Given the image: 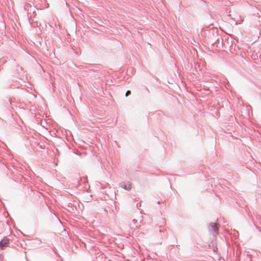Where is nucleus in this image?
<instances>
[{"label": "nucleus", "instance_id": "f257e3e1", "mask_svg": "<svg viewBox=\"0 0 261 261\" xmlns=\"http://www.w3.org/2000/svg\"><path fill=\"white\" fill-rule=\"evenodd\" d=\"M208 229L210 231L213 233L214 236H216L218 234L219 228L216 223H211L208 225Z\"/></svg>", "mask_w": 261, "mask_h": 261}, {"label": "nucleus", "instance_id": "f03ea898", "mask_svg": "<svg viewBox=\"0 0 261 261\" xmlns=\"http://www.w3.org/2000/svg\"><path fill=\"white\" fill-rule=\"evenodd\" d=\"M9 243V240L5 237L0 241V248L4 250L6 247H8Z\"/></svg>", "mask_w": 261, "mask_h": 261}, {"label": "nucleus", "instance_id": "7ed1b4c3", "mask_svg": "<svg viewBox=\"0 0 261 261\" xmlns=\"http://www.w3.org/2000/svg\"><path fill=\"white\" fill-rule=\"evenodd\" d=\"M64 208L67 211H68L70 212H73L75 210H76V206L72 203H65L64 204Z\"/></svg>", "mask_w": 261, "mask_h": 261}, {"label": "nucleus", "instance_id": "20e7f679", "mask_svg": "<svg viewBox=\"0 0 261 261\" xmlns=\"http://www.w3.org/2000/svg\"><path fill=\"white\" fill-rule=\"evenodd\" d=\"M120 187L126 190H130L132 188V184L129 181L122 182L120 184Z\"/></svg>", "mask_w": 261, "mask_h": 261}, {"label": "nucleus", "instance_id": "39448f33", "mask_svg": "<svg viewBox=\"0 0 261 261\" xmlns=\"http://www.w3.org/2000/svg\"><path fill=\"white\" fill-rule=\"evenodd\" d=\"M19 86H20V84H19V82H18L17 81H15V82H14L13 83L9 84L8 87H9L10 88H18L19 87Z\"/></svg>", "mask_w": 261, "mask_h": 261}, {"label": "nucleus", "instance_id": "423d86ee", "mask_svg": "<svg viewBox=\"0 0 261 261\" xmlns=\"http://www.w3.org/2000/svg\"><path fill=\"white\" fill-rule=\"evenodd\" d=\"M160 230L159 231L160 232H163V234H164V236L165 237H167V232H165V231H167V229H166V227H163V228L160 226Z\"/></svg>", "mask_w": 261, "mask_h": 261}, {"label": "nucleus", "instance_id": "0eeeda50", "mask_svg": "<svg viewBox=\"0 0 261 261\" xmlns=\"http://www.w3.org/2000/svg\"><path fill=\"white\" fill-rule=\"evenodd\" d=\"M258 25H259V26H261V15H259L258 16Z\"/></svg>", "mask_w": 261, "mask_h": 261}, {"label": "nucleus", "instance_id": "6e6552de", "mask_svg": "<svg viewBox=\"0 0 261 261\" xmlns=\"http://www.w3.org/2000/svg\"><path fill=\"white\" fill-rule=\"evenodd\" d=\"M130 93H131V91L130 90H127L126 92L125 96H127L129 95L130 94Z\"/></svg>", "mask_w": 261, "mask_h": 261}, {"label": "nucleus", "instance_id": "1a4fd4ad", "mask_svg": "<svg viewBox=\"0 0 261 261\" xmlns=\"http://www.w3.org/2000/svg\"><path fill=\"white\" fill-rule=\"evenodd\" d=\"M132 222L133 223L136 224V223L137 222V221L135 219H134V220H133Z\"/></svg>", "mask_w": 261, "mask_h": 261}, {"label": "nucleus", "instance_id": "9d476101", "mask_svg": "<svg viewBox=\"0 0 261 261\" xmlns=\"http://www.w3.org/2000/svg\"><path fill=\"white\" fill-rule=\"evenodd\" d=\"M137 206L138 208H139V207L141 206V204H139V203H137Z\"/></svg>", "mask_w": 261, "mask_h": 261}, {"label": "nucleus", "instance_id": "9b49d317", "mask_svg": "<svg viewBox=\"0 0 261 261\" xmlns=\"http://www.w3.org/2000/svg\"><path fill=\"white\" fill-rule=\"evenodd\" d=\"M157 203H158V204H160V203H161V202H160V201H158V202H157Z\"/></svg>", "mask_w": 261, "mask_h": 261}, {"label": "nucleus", "instance_id": "f8f14e48", "mask_svg": "<svg viewBox=\"0 0 261 261\" xmlns=\"http://www.w3.org/2000/svg\"><path fill=\"white\" fill-rule=\"evenodd\" d=\"M9 101H10V103H11V100L10 99L9 100Z\"/></svg>", "mask_w": 261, "mask_h": 261}]
</instances>
